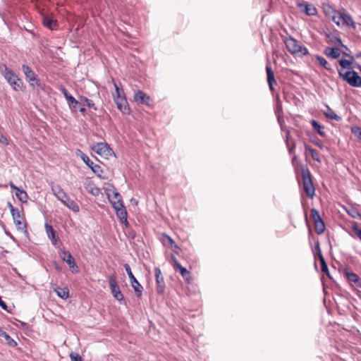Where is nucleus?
Here are the masks:
<instances>
[{
    "instance_id": "obj_62",
    "label": "nucleus",
    "mask_w": 361,
    "mask_h": 361,
    "mask_svg": "<svg viewBox=\"0 0 361 361\" xmlns=\"http://www.w3.org/2000/svg\"><path fill=\"white\" fill-rule=\"evenodd\" d=\"M264 17H265L264 16H262V20H263L264 19Z\"/></svg>"
},
{
    "instance_id": "obj_16",
    "label": "nucleus",
    "mask_w": 361,
    "mask_h": 361,
    "mask_svg": "<svg viewBox=\"0 0 361 361\" xmlns=\"http://www.w3.org/2000/svg\"><path fill=\"white\" fill-rule=\"evenodd\" d=\"M154 274L156 277L157 282V291L158 293L161 294L164 292L165 290V283L164 280V277L162 276L161 269L159 267L154 268Z\"/></svg>"
},
{
    "instance_id": "obj_52",
    "label": "nucleus",
    "mask_w": 361,
    "mask_h": 361,
    "mask_svg": "<svg viewBox=\"0 0 361 361\" xmlns=\"http://www.w3.org/2000/svg\"><path fill=\"white\" fill-rule=\"evenodd\" d=\"M61 91L66 99H68V97L71 96V94L68 93V92L64 87H61Z\"/></svg>"
},
{
    "instance_id": "obj_40",
    "label": "nucleus",
    "mask_w": 361,
    "mask_h": 361,
    "mask_svg": "<svg viewBox=\"0 0 361 361\" xmlns=\"http://www.w3.org/2000/svg\"><path fill=\"white\" fill-rule=\"evenodd\" d=\"M314 255L315 257H318L319 260H321V257L324 258L322 251H321V249H320L319 241H317L316 243L314 250Z\"/></svg>"
},
{
    "instance_id": "obj_25",
    "label": "nucleus",
    "mask_w": 361,
    "mask_h": 361,
    "mask_svg": "<svg viewBox=\"0 0 361 361\" xmlns=\"http://www.w3.org/2000/svg\"><path fill=\"white\" fill-rule=\"evenodd\" d=\"M324 114L326 117L329 119L334 120L336 121H341V117L338 116L334 111L330 108L329 105H326V109L324 111Z\"/></svg>"
},
{
    "instance_id": "obj_28",
    "label": "nucleus",
    "mask_w": 361,
    "mask_h": 361,
    "mask_svg": "<svg viewBox=\"0 0 361 361\" xmlns=\"http://www.w3.org/2000/svg\"><path fill=\"white\" fill-rule=\"evenodd\" d=\"M326 37L329 39V42H331V44L336 46H341L347 49V47L342 43L340 37L331 34L327 35Z\"/></svg>"
},
{
    "instance_id": "obj_1",
    "label": "nucleus",
    "mask_w": 361,
    "mask_h": 361,
    "mask_svg": "<svg viewBox=\"0 0 361 361\" xmlns=\"http://www.w3.org/2000/svg\"><path fill=\"white\" fill-rule=\"evenodd\" d=\"M51 189L56 197L60 200L65 206L71 209L74 212H78L80 207L77 203L64 192L61 187L59 185L51 183Z\"/></svg>"
},
{
    "instance_id": "obj_19",
    "label": "nucleus",
    "mask_w": 361,
    "mask_h": 361,
    "mask_svg": "<svg viewBox=\"0 0 361 361\" xmlns=\"http://www.w3.org/2000/svg\"><path fill=\"white\" fill-rule=\"evenodd\" d=\"M343 54L346 56H348L350 59H341L338 63L341 68L340 71H343V69H348L351 70L353 68L352 64L354 60V57L352 55H350L347 53H343Z\"/></svg>"
},
{
    "instance_id": "obj_36",
    "label": "nucleus",
    "mask_w": 361,
    "mask_h": 361,
    "mask_svg": "<svg viewBox=\"0 0 361 361\" xmlns=\"http://www.w3.org/2000/svg\"><path fill=\"white\" fill-rule=\"evenodd\" d=\"M80 153V158L83 161V162L88 166L92 167V166L94 164L92 161L90 160L89 157L82 152L81 151H79Z\"/></svg>"
},
{
    "instance_id": "obj_24",
    "label": "nucleus",
    "mask_w": 361,
    "mask_h": 361,
    "mask_svg": "<svg viewBox=\"0 0 361 361\" xmlns=\"http://www.w3.org/2000/svg\"><path fill=\"white\" fill-rule=\"evenodd\" d=\"M324 54L331 59H338L341 51L337 47H326L324 51Z\"/></svg>"
},
{
    "instance_id": "obj_18",
    "label": "nucleus",
    "mask_w": 361,
    "mask_h": 361,
    "mask_svg": "<svg viewBox=\"0 0 361 361\" xmlns=\"http://www.w3.org/2000/svg\"><path fill=\"white\" fill-rule=\"evenodd\" d=\"M134 100L139 104L149 105L150 97L141 90H137L133 96Z\"/></svg>"
},
{
    "instance_id": "obj_42",
    "label": "nucleus",
    "mask_w": 361,
    "mask_h": 361,
    "mask_svg": "<svg viewBox=\"0 0 361 361\" xmlns=\"http://www.w3.org/2000/svg\"><path fill=\"white\" fill-rule=\"evenodd\" d=\"M311 216L313 219L314 223L322 220L317 209L312 208L310 210Z\"/></svg>"
},
{
    "instance_id": "obj_58",
    "label": "nucleus",
    "mask_w": 361,
    "mask_h": 361,
    "mask_svg": "<svg viewBox=\"0 0 361 361\" xmlns=\"http://www.w3.org/2000/svg\"><path fill=\"white\" fill-rule=\"evenodd\" d=\"M274 83H276V81L274 77V73H272V85H274Z\"/></svg>"
},
{
    "instance_id": "obj_20",
    "label": "nucleus",
    "mask_w": 361,
    "mask_h": 361,
    "mask_svg": "<svg viewBox=\"0 0 361 361\" xmlns=\"http://www.w3.org/2000/svg\"><path fill=\"white\" fill-rule=\"evenodd\" d=\"M4 70L2 73L5 79L8 81L9 84L12 82L13 80H19L18 76L10 70L6 65L4 66Z\"/></svg>"
},
{
    "instance_id": "obj_21",
    "label": "nucleus",
    "mask_w": 361,
    "mask_h": 361,
    "mask_svg": "<svg viewBox=\"0 0 361 361\" xmlns=\"http://www.w3.org/2000/svg\"><path fill=\"white\" fill-rule=\"evenodd\" d=\"M175 269H178L181 276L189 282L190 273L187 270L186 268L181 266V264L178 262V261L175 258L174 259V264Z\"/></svg>"
},
{
    "instance_id": "obj_26",
    "label": "nucleus",
    "mask_w": 361,
    "mask_h": 361,
    "mask_svg": "<svg viewBox=\"0 0 361 361\" xmlns=\"http://www.w3.org/2000/svg\"><path fill=\"white\" fill-rule=\"evenodd\" d=\"M0 337L4 338L6 343L10 347H16L17 342L14 341L6 331L0 327Z\"/></svg>"
},
{
    "instance_id": "obj_5",
    "label": "nucleus",
    "mask_w": 361,
    "mask_h": 361,
    "mask_svg": "<svg viewBox=\"0 0 361 361\" xmlns=\"http://www.w3.org/2000/svg\"><path fill=\"white\" fill-rule=\"evenodd\" d=\"M339 77L354 87H361V77L355 71H350L345 73L338 71Z\"/></svg>"
},
{
    "instance_id": "obj_4",
    "label": "nucleus",
    "mask_w": 361,
    "mask_h": 361,
    "mask_svg": "<svg viewBox=\"0 0 361 361\" xmlns=\"http://www.w3.org/2000/svg\"><path fill=\"white\" fill-rule=\"evenodd\" d=\"M284 43L288 51L292 54H298L300 55H307L308 54L307 49L300 45L296 39L291 37L284 39Z\"/></svg>"
},
{
    "instance_id": "obj_31",
    "label": "nucleus",
    "mask_w": 361,
    "mask_h": 361,
    "mask_svg": "<svg viewBox=\"0 0 361 361\" xmlns=\"http://www.w3.org/2000/svg\"><path fill=\"white\" fill-rule=\"evenodd\" d=\"M315 59L318 61L319 65L322 66V67H324L326 70H327V71L332 70L331 65L328 63V61L324 58L317 55V56H315Z\"/></svg>"
},
{
    "instance_id": "obj_54",
    "label": "nucleus",
    "mask_w": 361,
    "mask_h": 361,
    "mask_svg": "<svg viewBox=\"0 0 361 361\" xmlns=\"http://www.w3.org/2000/svg\"><path fill=\"white\" fill-rule=\"evenodd\" d=\"M10 187L12 190H14L15 191H16L19 188L17 186H16L12 182L10 183Z\"/></svg>"
},
{
    "instance_id": "obj_50",
    "label": "nucleus",
    "mask_w": 361,
    "mask_h": 361,
    "mask_svg": "<svg viewBox=\"0 0 361 361\" xmlns=\"http://www.w3.org/2000/svg\"><path fill=\"white\" fill-rule=\"evenodd\" d=\"M0 142L4 145H8L9 144L8 140L6 138V137L4 136L1 132H0Z\"/></svg>"
},
{
    "instance_id": "obj_7",
    "label": "nucleus",
    "mask_w": 361,
    "mask_h": 361,
    "mask_svg": "<svg viewBox=\"0 0 361 361\" xmlns=\"http://www.w3.org/2000/svg\"><path fill=\"white\" fill-rule=\"evenodd\" d=\"M92 150L97 154L108 159L112 156L114 153L112 149L109 147L107 143L98 142L92 147Z\"/></svg>"
},
{
    "instance_id": "obj_11",
    "label": "nucleus",
    "mask_w": 361,
    "mask_h": 361,
    "mask_svg": "<svg viewBox=\"0 0 361 361\" xmlns=\"http://www.w3.org/2000/svg\"><path fill=\"white\" fill-rule=\"evenodd\" d=\"M9 208L11 209V213L16 224L17 229L23 231L25 228V225L23 221V217L20 215V211L18 209L15 208L11 203H8Z\"/></svg>"
},
{
    "instance_id": "obj_14",
    "label": "nucleus",
    "mask_w": 361,
    "mask_h": 361,
    "mask_svg": "<svg viewBox=\"0 0 361 361\" xmlns=\"http://www.w3.org/2000/svg\"><path fill=\"white\" fill-rule=\"evenodd\" d=\"M114 101L116 104L117 108L123 114H128L129 106L126 100L125 94L118 97H114Z\"/></svg>"
},
{
    "instance_id": "obj_32",
    "label": "nucleus",
    "mask_w": 361,
    "mask_h": 361,
    "mask_svg": "<svg viewBox=\"0 0 361 361\" xmlns=\"http://www.w3.org/2000/svg\"><path fill=\"white\" fill-rule=\"evenodd\" d=\"M15 195L17 197V198L23 202H27V199H28V196L26 193L25 191H24L23 190H20V188H18L16 192H15Z\"/></svg>"
},
{
    "instance_id": "obj_8",
    "label": "nucleus",
    "mask_w": 361,
    "mask_h": 361,
    "mask_svg": "<svg viewBox=\"0 0 361 361\" xmlns=\"http://www.w3.org/2000/svg\"><path fill=\"white\" fill-rule=\"evenodd\" d=\"M123 267H124V269L130 279V284H131L133 288L134 289L137 296L140 297L142 295V292L143 290L142 286L135 279V276L133 274L129 264H125Z\"/></svg>"
},
{
    "instance_id": "obj_34",
    "label": "nucleus",
    "mask_w": 361,
    "mask_h": 361,
    "mask_svg": "<svg viewBox=\"0 0 361 361\" xmlns=\"http://www.w3.org/2000/svg\"><path fill=\"white\" fill-rule=\"evenodd\" d=\"M306 149L310 152L311 156L314 161H316L317 162H321L319 153L317 150H315L310 147H307Z\"/></svg>"
},
{
    "instance_id": "obj_9",
    "label": "nucleus",
    "mask_w": 361,
    "mask_h": 361,
    "mask_svg": "<svg viewBox=\"0 0 361 361\" xmlns=\"http://www.w3.org/2000/svg\"><path fill=\"white\" fill-rule=\"evenodd\" d=\"M341 271L351 286L361 288V279L357 274L350 271L346 267L343 268Z\"/></svg>"
},
{
    "instance_id": "obj_10",
    "label": "nucleus",
    "mask_w": 361,
    "mask_h": 361,
    "mask_svg": "<svg viewBox=\"0 0 361 361\" xmlns=\"http://www.w3.org/2000/svg\"><path fill=\"white\" fill-rule=\"evenodd\" d=\"M61 259L67 263L70 269L73 273H78L79 271L78 267L72 255L66 250H62L59 253Z\"/></svg>"
},
{
    "instance_id": "obj_3",
    "label": "nucleus",
    "mask_w": 361,
    "mask_h": 361,
    "mask_svg": "<svg viewBox=\"0 0 361 361\" xmlns=\"http://www.w3.org/2000/svg\"><path fill=\"white\" fill-rule=\"evenodd\" d=\"M302 178L304 191L310 198H313L315 194V189L308 169H302Z\"/></svg>"
},
{
    "instance_id": "obj_51",
    "label": "nucleus",
    "mask_w": 361,
    "mask_h": 361,
    "mask_svg": "<svg viewBox=\"0 0 361 361\" xmlns=\"http://www.w3.org/2000/svg\"><path fill=\"white\" fill-rule=\"evenodd\" d=\"M353 133L357 135L360 138H361V128L359 127H355L352 129Z\"/></svg>"
},
{
    "instance_id": "obj_17",
    "label": "nucleus",
    "mask_w": 361,
    "mask_h": 361,
    "mask_svg": "<svg viewBox=\"0 0 361 361\" xmlns=\"http://www.w3.org/2000/svg\"><path fill=\"white\" fill-rule=\"evenodd\" d=\"M45 229L47 234L48 238L50 239L51 243L56 246L59 247L61 244L59 237L57 236L56 231L53 228V227L49 224H45Z\"/></svg>"
},
{
    "instance_id": "obj_46",
    "label": "nucleus",
    "mask_w": 361,
    "mask_h": 361,
    "mask_svg": "<svg viewBox=\"0 0 361 361\" xmlns=\"http://www.w3.org/2000/svg\"><path fill=\"white\" fill-rule=\"evenodd\" d=\"M111 204L116 211H118V209L120 208L125 207L121 199H118L117 201L111 202Z\"/></svg>"
},
{
    "instance_id": "obj_49",
    "label": "nucleus",
    "mask_w": 361,
    "mask_h": 361,
    "mask_svg": "<svg viewBox=\"0 0 361 361\" xmlns=\"http://www.w3.org/2000/svg\"><path fill=\"white\" fill-rule=\"evenodd\" d=\"M10 85L14 90H18L20 88V80H13Z\"/></svg>"
},
{
    "instance_id": "obj_57",
    "label": "nucleus",
    "mask_w": 361,
    "mask_h": 361,
    "mask_svg": "<svg viewBox=\"0 0 361 361\" xmlns=\"http://www.w3.org/2000/svg\"><path fill=\"white\" fill-rule=\"evenodd\" d=\"M315 144L321 149L323 148V145L321 143V142H316Z\"/></svg>"
},
{
    "instance_id": "obj_60",
    "label": "nucleus",
    "mask_w": 361,
    "mask_h": 361,
    "mask_svg": "<svg viewBox=\"0 0 361 361\" xmlns=\"http://www.w3.org/2000/svg\"><path fill=\"white\" fill-rule=\"evenodd\" d=\"M80 111L82 112V113H85V108H80Z\"/></svg>"
},
{
    "instance_id": "obj_63",
    "label": "nucleus",
    "mask_w": 361,
    "mask_h": 361,
    "mask_svg": "<svg viewBox=\"0 0 361 361\" xmlns=\"http://www.w3.org/2000/svg\"><path fill=\"white\" fill-rule=\"evenodd\" d=\"M169 240H170L171 243H173V240H172L171 238H169Z\"/></svg>"
},
{
    "instance_id": "obj_30",
    "label": "nucleus",
    "mask_w": 361,
    "mask_h": 361,
    "mask_svg": "<svg viewBox=\"0 0 361 361\" xmlns=\"http://www.w3.org/2000/svg\"><path fill=\"white\" fill-rule=\"evenodd\" d=\"M54 291L56 293L57 295L62 299H66L69 296V290L68 288L57 287L54 289Z\"/></svg>"
},
{
    "instance_id": "obj_53",
    "label": "nucleus",
    "mask_w": 361,
    "mask_h": 361,
    "mask_svg": "<svg viewBox=\"0 0 361 361\" xmlns=\"http://www.w3.org/2000/svg\"><path fill=\"white\" fill-rule=\"evenodd\" d=\"M13 271L17 274V276L23 280H25V276H22L16 268H13Z\"/></svg>"
},
{
    "instance_id": "obj_33",
    "label": "nucleus",
    "mask_w": 361,
    "mask_h": 361,
    "mask_svg": "<svg viewBox=\"0 0 361 361\" xmlns=\"http://www.w3.org/2000/svg\"><path fill=\"white\" fill-rule=\"evenodd\" d=\"M315 231L317 234L321 235L325 231V224L323 220L314 222Z\"/></svg>"
},
{
    "instance_id": "obj_38",
    "label": "nucleus",
    "mask_w": 361,
    "mask_h": 361,
    "mask_svg": "<svg viewBox=\"0 0 361 361\" xmlns=\"http://www.w3.org/2000/svg\"><path fill=\"white\" fill-rule=\"evenodd\" d=\"M319 262L321 264L322 271L325 273L328 276L329 278H331V276H330L329 271V269H328V266L325 262L324 258L321 257V260H319Z\"/></svg>"
},
{
    "instance_id": "obj_48",
    "label": "nucleus",
    "mask_w": 361,
    "mask_h": 361,
    "mask_svg": "<svg viewBox=\"0 0 361 361\" xmlns=\"http://www.w3.org/2000/svg\"><path fill=\"white\" fill-rule=\"evenodd\" d=\"M353 230L357 235V236L359 238V239L361 240V228L357 226V224H355L353 226Z\"/></svg>"
},
{
    "instance_id": "obj_29",
    "label": "nucleus",
    "mask_w": 361,
    "mask_h": 361,
    "mask_svg": "<svg viewBox=\"0 0 361 361\" xmlns=\"http://www.w3.org/2000/svg\"><path fill=\"white\" fill-rule=\"evenodd\" d=\"M116 214L122 224H124L126 226L128 225L127 220V212L125 207L120 208L116 211Z\"/></svg>"
},
{
    "instance_id": "obj_56",
    "label": "nucleus",
    "mask_w": 361,
    "mask_h": 361,
    "mask_svg": "<svg viewBox=\"0 0 361 361\" xmlns=\"http://www.w3.org/2000/svg\"><path fill=\"white\" fill-rule=\"evenodd\" d=\"M114 198L116 199V201H117L118 199H121V195L118 192L114 194Z\"/></svg>"
},
{
    "instance_id": "obj_37",
    "label": "nucleus",
    "mask_w": 361,
    "mask_h": 361,
    "mask_svg": "<svg viewBox=\"0 0 361 361\" xmlns=\"http://www.w3.org/2000/svg\"><path fill=\"white\" fill-rule=\"evenodd\" d=\"M112 82H113L114 86L115 87V93L113 94V97L114 98V97H118V96H122V95L125 94L123 92V90H121L119 88L118 85L115 82L114 78H112Z\"/></svg>"
},
{
    "instance_id": "obj_27",
    "label": "nucleus",
    "mask_w": 361,
    "mask_h": 361,
    "mask_svg": "<svg viewBox=\"0 0 361 361\" xmlns=\"http://www.w3.org/2000/svg\"><path fill=\"white\" fill-rule=\"evenodd\" d=\"M310 123H311L313 129L314 130V131L317 132L319 135H321L322 137L326 136V133L324 130V127L323 126H322L319 122H317L315 120H312L310 121Z\"/></svg>"
},
{
    "instance_id": "obj_13",
    "label": "nucleus",
    "mask_w": 361,
    "mask_h": 361,
    "mask_svg": "<svg viewBox=\"0 0 361 361\" xmlns=\"http://www.w3.org/2000/svg\"><path fill=\"white\" fill-rule=\"evenodd\" d=\"M109 286L114 298L118 301H121L123 299V295L120 290V288L117 284L114 275L109 276Z\"/></svg>"
},
{
    "instance_id": "obj_6",
    "label": "nucleus",
    "mask_w": 361,
    "mask_h": 361,
    "mask_svg": "<svg viewBox=\"0 0 361 361\" xmlns=\"http://www.w3.org/2000/svg\"><path fill=\"white\" fill-rule=\"evenodd\" d=\"M336 18H338V20H342L343 24L355 28V23L350 14L345 12L338 13L334 11V15L332 16V20L337 25H339V20H336Z\"/></svg>"
},
{
    "instance_id": "obj_39",
    "label": "nucleus",
    "mask_w": 361,
    "mask_h": 361,
    "mask_svg": "<svg viewBox=\"0 0 361 361\" xmlns=\"http://www.w3.org/2000/svg\"><path fill=\"white\" fill-rule=\"evenodd\" d=\"M266 72L267 76V83L269 89L271 90V64L269 63V59L267 58V63L266 66Z\"/></svg>"
},
{
    "instance_id": "obj_12",
    "label": "nucleus",
    "mask_w": 361,
    "mask_h": 361,
    "mask_svg": "<svg viewBox=\"0 0 361 361\" xmlns=\"http://www.w3.org/2000/svg\"><path fill=\"white\" fill-rule=\"evenodd\" d=\"M22 70L30 86L35 87V85H39V80L37 78L36 74L28 66L23 64L22 66Z\"/></svg>"
},
{
    "instance_id": "obj_15",
    "label": "nucleus",
    "mask_w": 361,
    "mask_h": 361,
    "mask_svg": "<svg viewBox=\"0 0 361 361\" xmlns=\"http://www.w3.org/2000/svg\"><path fill=\"white\" fill-rule=\"evenodd\" d=\"M297 6L302 13L307 16H314L317 14V8L312 4L307 2L298 3Z\"/></svg>"
},
{
    "instance_id": "obj_45",
    "label": "nucleus",
    "mask_w": 361,
    "mask_h": 361,
    "mask_svg": "<svg viewBox=\"0 0 361 361\" xmlns=\"http://www.w3.org/2000/svg\"><path fill=\"white\" fill-rule=\"evenodd\" d=\"M348 214L352 216L353 218H361V214L360 212L355 208H351L347 211Z\"/></svg>"
},
{
    "instance_id": "obj_23",
    "label": "nucleus",
    "mask_w": 361,
    "mask_h": 361,
    "mask_svg": "<svg viewBox=\"0 0 361 361\" xmlns=\"http://www.w3.org/2000/svg\"><path fill=\"white\" fill-rule=\"evenodd\" d=\"M42 23L46 27L49 28L51 30H57V21L53 20L51 18H49L48 16L43 17Z\"/></svg>"
},
{
    "instance_id": "obj_55",
    "label": "nucleus",
    "mask_w": 361,
    "mask_h": 361,
    "mask_svg": "<svg viewBox=\"0 0 361 361\" xmlns=\"http://www.w3.org/2000/svg\"><path fill=\"white\" fill-rule=\"evenodd\" d=\"M18 322V320H17ZM19 322L20 323L21 326L25 328V329H28V325L25 323V322H20L19 321Z\"/></svg>"
},
{
    "instance_id": "obj_43",
    "label": "nucleus",
    "mask_w": 361,
    "mask_h": 361,
    "mask_svg": "<svg viewBox=\"0 0 361 361\" xmlns=\"http://www.w3.org/2000/svg\"><path fill=\"white\" fill-rule=\"evenodd\" d=\"M69 106L72 108L75 109L76 106L80 104L72 95L68 97L66 99Z\"/></svg>"
},
{
    "instance_id": "obj_35",
    "label": "nucleus",
    "mask_w": 361,
    "mask_h": 361,
    "mask_svg": "<svg viewBox=\"0 0 361 361\" xmlns=\"http://www.w3.org/2000/svg\"><path fill=\"white\" fill-rule=\"evenodd\" d=\"M81 102H82L84 104H86L89 108L92 109L94 110H97V107L95 106V104L92 102V100L89 99L87 97H82L80 98Z\"/></svg>"
},
{
    "instance_id": "obj_47",
    "label": "nucleus",
    "mask_w": 361,
    "mask_h": 361,
    "mask_svg": "<svg viewBox=\"0 0 361 361\" xmlns=\"http://www.w3.org/2000/svg\"><path fill=\"white\" fill-rule=\"evenodd\" d=\"M69 356L71 361H83L82 357L77 353L72 352Z\"/></svg>"
},
{
    "instance_id": "obj_44",
    "label": "nucleus",
    "mask_w": 361,
    "mask_h": 361,
    "mask_svg": "<svg viewBox=\"0 0 361 361\" xmlns=\"http://www.w3.org/2000/svg\"><path fill=\"white\" fill-rule=\"evenodd\" d=\"M92 171L98 176L101 177V174L103 172L101 166L98 164H94L92 167H90Z\"/></svg>"
},
{
    "instance_id": "obj_59",
    "label": "nucleus",
    "mask_w": 361,
    "mask_h": 361,
    "mask_svg": "<svg viewBox=\"0 0 361 361\" xmlns=\"http://www.w3.org/2000/svg\"><path fill=\"white\" fill-rule=\"evenodd\" d=\"M355 56H356L357 58H361V51L357 52V53L355 54Z\"/></svg>"
},
{
    "instance_id": "obj_41",
    "label": "nucleus",
    "mask_w": 361,
    "mask_h": 361,
    "mask_svg": "<svg viewBox=\"0 0 361 361\" xmlns=\"http://www.w3.org/2000/svg\"><path fill=\"white\" fill-rule=\"evenodd\" d=\"M311 216L313 219L314 223L322 220L317 209L312 208L310 210Z\"/></svg>"
},
{
    "instance_id": "obj_22",
    "label": "nucleus",
    "mask_w": 361,
    "mask_h": 361,
    "mask_svg": "<svg viewBox=\"0 0 361 361\" xmlns=\"http://www.w3.org/2000/svg\"><path fill=\"white\" fill-rule=\"evenodd\" d=\"M86 190L94 196H98L100 193L99 189L91 180H87L85 183Z\"/></svg>"
},
{
    "instance_id": "obj_61",
    "label": "nucleus",
    "mask_w": 361,
    "mask_h": 361,
    "mask_svg": "<svg viewBox=\"0 0 361 361\" xmlns=\"http://www.w3.org/2000/svg\"><path fill=\"white\" fill-rule=\"evenodd\" d=\"M56 269L58 271H61V267H59V266H56Z\"/></svg>"
},
{
    "instance_id": "obj_2",
    "label": "nucleus",
    "mask_w": 361,
    "mask_h": 361,
    "mask_svg": "<svg viewBox=\"0 0 361 361\" xmlns=\"http://www.w3.org/2000/svg\"><path fill=\"white\" fill-rule=\"evenodd\" d=\"M281 106L277 105L275 109V114L277 117V120L279 124L281 126V130L286 132V143L288 152L290 154H293L295 153V143L293 139L290 135V130L287 129L286 126H284V120L283 117L281 116Z\"/></svg>"
},
{
    "instance_id": "obj_64",
    "label": "nucleus",
    "mask_w": 361,
    "mask_h": 361,
    "mask_svg": "<svg viewBox=\"0 0 361 361\" xmlns=\"http://www.w3.org/2000/svg\"><path fill=\"white\" fill-rule=\"evenodd\" d=\"M336 20H338V18H336ZM342 21V20H339V23Z\"/></svg>"
}]
</instances>
